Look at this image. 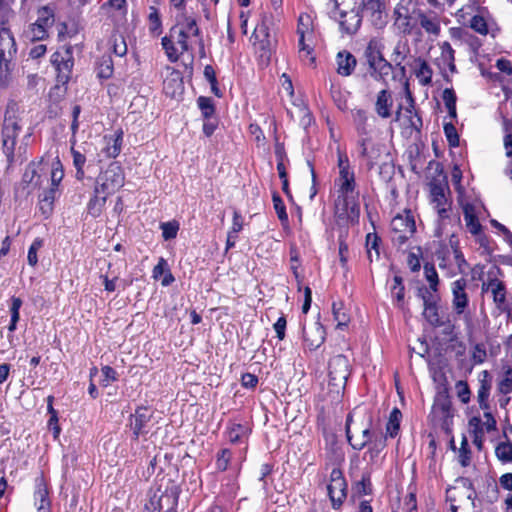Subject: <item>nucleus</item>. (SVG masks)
<instances>
[{"label":"nucleus","mask_w":512,"mask_h":512,"mask_svg":"<svg viewBox=\"0 0 512 512\" xmlns=\"http://www.w3.org/2000/svg\"><path fill=\"white\" fill-rule=\"evenodd\" d=\"M338 177L335 179L337 198L335 214L339 219L354 221L359 216V203L356 191L355 172L346 153L337 150Z\"/></svg>","instance_id":"obj_1"},{"label":"nucleus","mask_w":512,"mask_h":512,"mask_svg":"<svg viewBox=\"0 0 512 512\" xmlns=\"http://www.w3.org/2000/svg\"><path fill=\"white\" fill-rule=\"evenodd\" d=\"M297 48L299 58L307 65L315 64V45L317 35L314 18L311 14L300 13L296 25Z\"/></svg>","instance_id":"obj_2"},{"label":"nucleus","mask_w":512,"mask_h":512,"mask_svg":"<svg viewBox=\"0 0 512 512\" xmlns=\"http://www.w3.org/2000/svg\"><path fill=\"white\" fill-rule=\"evenodd\" d=\"M333 17L342 32L352 35L358 31L362 21L360 0H333Z\"/></svg>","instance_id":"obj_3"},{"label":"nucleus","mask_w":512,"mask_h":512,"mask_svg":"<svg viewBox=\"0 0 512 512\" xmlns=\"http://www.w3.org/2000/svg\"><path fill=\"white\" fill-rule=\"evenodd\" d=\"M482 294H490L495 307L500 312L509 311L507 300V287L503 280V273L497 266L491 267L481 283Z\"/></svg>","instance_id":"obj_4"},{"label":"nucleus","mask_w":512,"mask_h":512,"mask_svg":"<svg viewBox=\"0 0 512 512\" xmlns=\"http://www.w3.org/2000/svg\"><path fill=\"white\" fill-rule=\"evenodd\" d=\"M124 182L125 176L122 167L119 163L112 162L97 176L94 188L97 193L110 196L123 187Z\"/></svg>","instance_id":"obj_5"},{"label":"nucleus","mask_w":512,"mask_h":512,"mask_svg":"<svg viewBox=\"0 0 512 512\" xmlns=\"http://www.w3.org/2000/svg\"><path fill=\"white\" fill-rule=\"evenodd\" d=\"M438 266L440 269H447L454 263L459 273H465L468 268V263L459 248V240L457 236L452 233L449 237V246L440 247L436 251Z\"/></svg>","instance_id":"obj_6"},{"label":"nucleus","mask_w":512,"mask_h":512,"mask_svg":"<svg viewBox=\"0 0 512 512\" xmlns=\"http://www.w3.org/2000/svg\"><path fill=\"white\" fill-rule=\"evenodd\" d=\"M430 202L437 211L438 219L441 223L449 217L451 204L448 199L450 193L449 186L444 178L443 180H433L429 183Z\"/></svg>","instance_id":"obj_7"},{"label":"nucleus","mask_w":512,"mask_h":512,"mask_svg":"<svg viewBox=\"0 0 512 512\" xmlns=\"http://www.w3.org/2000/svg\"><path fill=\"white\" fill-rule=\"evenodd\" d=\"M392 240L403 245L416 231L415 218L411 210H404L391 220Z\"/></svg>","instance_id":"obj_8"},{"label":"nucleus","mask_w":512,"mask_h":512,"mask_svg":"<svg viewBox=\"0 0 512 512\" xmlns=\"http://www.w3.org/2000/svg\"><path fill=\"white\" fill-rule=\"evenodd\" d=\"M190 40L191 38L185 36L183 32H175L171 29L169 35L161 40L168 60L172 63L177 62L184 53L190 50Z\"/></svg>","instance_id":"obj_9"},{"label":"nucleus","mask_w":512,"mask_h":512,"mask_svg":"<svg viewBox=\"0 0 512 512\" xmlns=\"http://www.w3.org/2000/svg\"><path fill=\"white\" fill-rule=\"evenodd\" d=\"M346 436L349 444L355 450H362L373 440L370 424L360 425L353 421L352 415L346 419Z\"/></svg>","instance_id":"obj_10"},{"label":"nucleus","mask_w":512,"mask_h":512,"mask_svg":"<svg viewBox=\"0 0 512 512\" xmlns=\"http://www.w3.org/2000/svg\"><path fill=\"white\" fill-rule=\"evenodd\" d=\"M395 14V25L404 34L409 35H420L419 30V14L420 9H409L403 5H398L394 11Z\"/></svg>","instance_id":"obj_11"},{"label":"nucleus","mask_w":512,"mask_h":512,"mask_svg":"<svg viewBox=\"0 0 512 512\" xmlns=\"http://www.w3.org/2000/svg\"><path fill=\"white\" fill-rule=\"evenodd\" d=\"M467 281L464 278H459L451 283V293H452V309L458 317L463 316L465 319L469 320V315H467V310L469 308V296L466 292Z\"/></svg>","instance_id":"obj_12"},{"label":"nucleus","mask_w":512,"mask_h":512,"mask_svg":"<svg viewBox=\"0 0 512 512\" xmlns=\"http://www.w3.org/2000/svg\"><path fill=\"white\" fill-rule=\"evenodd\" d=\"M51 63L58 72V81L66 83L74 65L72 47L64 46L54 52L51 56Z\"/></svg>","instance_id":"obj_13"},{"label":"nucleus","mask_w":512,"mask_h":512,"mask_svg":"<svg viewBox=\"0 0 512 512\" xmlns=\"http://www.w3.org/2000/svg\"><path fill=\"white\" fill-rule=\"evenodd\" d=\"M350 375L349 360L344 355H336L329 362V382L336 389L344 388Z\"/></svg>","instance_id":"obj_14"},{"label":"nucleus","mask_w":512,"mask_h":512,"mask_svg":"<svg viewBox=\"0 0 512 512\" xmlns=\"http://www.w3.org/2000/svg\"><path fill=\"white\" fill-rule=\"evenodd\" d=\"M333 508H339L347 497V483L339 468H333L327 486Z\"/></svg>","instance_id":"obj_15"},{"label":"nucleus","mask_w":512,"mask_h":512,"mask_svg":"<svg viewBox=\"0 0 512 512\" xmlns=\"http://www.w3.org/2000/svg\"><path fill=\"white\" fill-rule=\"evenodd\" d=\"M153 411L147 407H138L129 418V425L135 439L146 436L152 428Z\"/></svg>","instance_id":"obj_16"},{"label":"nucleus","mask_w":512,"mask_h":512,"mask_svg":"<svg viewBox=\"0 0 512 512\" xmlns=\"http://www.w3.org/2000/svg\"><path fill=\"white\" fill-rule=\"evenodd\" d=\"M461 482L463 483V488L454 487L447 491V497L451 502L455 501L456 496H465L464 501H462L460 505H455L454 503H451L450 509L452 512H457L458 509L469 510L470 508H474L475 506L474 500L476 497V493L472 489L471 483L467 479H462Z\"/></svg>","instance_id":"obj_17"},{"label":"nucleus","mask_w":512,"mask_h":512,"mask_svg":"<svg viewBox=\"0 0 512 512\" xmlns=\"http://www.w3.org/2000/svg\"><path fill=\"white\" fill-rule=\"evenodd\" d=\"M177 497L172 494L154 493L145 504L144 512H177Z\"/></svg>","instance_id":"obj_18"},{"label":"nucleus","mask_w":512,"mask_h":512,"mask_svg":"<svg viewBox=\"0 0 512 512\" xmlns=\"http://www.w3.org/2000/svg\"><path fill=\"white\" fill-rule=\"evenodd\" d=\"M497 422L489 411H484L483 419L473 416L468 421V429L471 435H483L496 430Z\"/></svg>","instance_id":"obj_19"},{"label":"nucleus","mask_w":512,"mask_h":512,"mask_svg":"<svg viewBox=\"0 0 512 512\" xmlns=\"http://www.w3.org/2000/svg\"><path fill=\"white\" fill-rule=\"evenodd\" d=\"M361 155L367 160L369 170L379 162L382 154L386 152L385 145L372 142L370 139H362L360 142Z\"/></svg>","instance_id":"obj_20"},{"label":"nucleus","mask_w":512,"mask_h":512,"mask_svg":"<svg viewBox=\"0 0 512 512\" xmlns=\"http://www.w3.org/2000/svg\"><path fill=\"white\" fill-rule=\"evenodd\" d=\"M441 54L437 59L438 65L442 71L443 77L448 81L449 74H455L457 72L455 65V51L452 48L451 44L448 42H443L440 45Z\"/></svg>","instance_id":"obj_21"},{"label":"nucleus","mask_w":512,"mask_h":512,"mask_svg":"<svg viewBox=\"0 0 512 512\" xmlns=\"http://www.w3.org/2000/svg\"><path fill=\"white\" fill-rule=\"evenodd\" d=\"M165 73L166 76L163 81V90L165 94L170 97H176L180 95L183 91V80L181 73L170 66H166Z\"/></svg>","instance_id":"obj_22"},{"label":"nucleus","mask_w":512,"mask_h":512,"mask_svg":"<svg viewBox=\"0 0 512 512\" xmlns=\"http://www.w3.org/2000/svg\"><path fill=\"white\" fill-rule=\"evenodd\" d=\"M42 162L30 163L24 171L22 183L26 185L27 193L30 194L42 184Z\"/></svg>","instance_id":"obj_23"},{"label":"nucleus","mask_w":512,"mask_h":512,"mask_svg":"<svg viewBox=\"0 0 512 512\" xmlns=\"http://www.w3.org/2000/svg\"><path fill=\"white\" fill-rule=\"evenodd\" d=\"M304 346L310 351L318 349L325 341V330L319 322L303 330Z\"/></svg>","instance_id":"obj_24"},{"label":"nucleus","mask_w":512,"mask_h":512,"mask_svg":"<svg viewBox=\"0 0 512 512\" xmlns=\"http://www.w3.org/2000/svg\"><path fill=\"white\" fill-rule=\"evenodd\" d=\"M171 29L175 32H183L189 38L199 36L200 32L196 19L186 11H182L177 15L176 25Z\"/></svg>","instance_id":"obj_25"},{"label":"nucleus","mask_w":512,"mask_h":512,"mask_svg":"<svg viewBox=\"0 0 512 512\" xmlns=\"http://www.w3.org/2000/svg\"><path fill=\"white\" fill-rule=\"evenodd\" d=\"M20 131L16 104L8 105L3 121L2 136L17 137Z\"/></svg>","instance_id":"obj_26"},{"label":"nucleus","mask_w":512,"mask_h":512,"mask_svg":"<svg viewBox=\"0 0 512 512\" xmlns=\"http://www.w3.org/2000/svg\"><path fill=\"white\" fill-rule=\"evenodd\" d=\"M419 30L423 29L427 34L438 36L441 30L439 16L433 11L424 12L420 10L418 17Z\"/></svg>","instance_id":"obj_27"},{"label":"nucleus","mask_w":512,"mask_h":512,"mask_svg":"<svg viewBox=\"0 0 512 512\" xmlns=\"http://www.w3.org/2000/svg\"><path fill=\"white\" fill-rule=\"evenodd\" d=\"M122 132L119 131L114 135H106L102 140L101 152L106 158H115L121 152Z\"/></svg>","instance_id":"obj_28"},{"label":"nucleus","mask_w":512,"mask_h":512,"mask_svg":"<svg viewBox=\"0 0 512 512\" xmlns=\"http://www.w3.org/2000/svg\"><path fill=\"white\" fill-rule=\"evenodd\" d=\"M392 107L393 97L391 92L386 89L379 91L375 102V111L377 115L383 119L391 117Z\"/></svg>","instance_id":"obj_29"},{"label":"nucleus","mask_w":512,"mask_h":512,"mask_svg":"<svg viewBox=\"0 0 512 512\" xmlns=\"http://www.w3.org/2000/svg\"><path fill=\"white\" fill-rule=\"evenodd\" d=\"M462 209L465 226L468 232L473 235L482 231L483 226L478 219L476 207L471 203H465Z\"/></svg>","instance_id":"obj_30"},{"label":"nucleus","mask_w":512,"mask_h":512,"mask_svg":"<svg viewBox=\"0 0 512 512\" xmlns=\"http://www.w3.org/2000/svg\"><path fill=\"white\" fill-rule=\"evenodd\" d=\"M407 100L409 102L408 107L405 111H403L401 106L398 107L395 113V121H401L402 118H407V125L418 130L422 125V121L414 110L413 99L410 93L408 94Z\"/></svg>","instance_id":"obj_31"},{"label":"nucleus","mask_w":512,"mask_h":512,"mask_svg":"<svg viewBox=\"0 0 512 512\" xmlns=\"http://www.w3.org/2000/svg\"><path fill=\"white\" fill-rule=\"evenodd\" d=\"M34 499L38 512H51L49 491L43 479L37 481Z\"/></svg>","instance_id":"obj_32"},{"label":"nucleus","mask_w":512,"mask_h":512,"mask_svg":"<svg viewBox=\"0 0 512 512\" xmlns=\"http://www.w3.org/2000/svg\"><path fill=\"white\" fill-rule=\"evenodd\" d=\"M337 73L341 76H350L356 67V58L348 51L338 52L336 56Z\"/></svg>","instance_id":"obj_33"},{"label":"nucleus","mask_w":512,"mask_h":512,"mask_svg":"<svg viewBox=\"0 0 512 512\" xmlns=\"http://www.w3.org/2000/svg\"><path fill=\"white\" fill-rule=\"evenodd\" d=\"M361 12L369 15L373 21L382 22L385 0H360Z\"/></svg>","instance_id":"obj_34"},{"label":"nucleus","mask_w":512,"mask_h":512,"mask_svg":"<svg viewBox=\"0 0 512 512\" xmlns=\"http://www.w3.org/2000/svg\"><path fill=\"white\" fill-rule=\"evenodd\" d=\"M497 390L503 395L512 393V365H502L497 380Z\"/></svg>","instance_id":"obj_35"},{"label":"nucleus","mask_w":512,"mask_h":512,"mask_svg":"<svg viewBox=\"0 0 512 512\" xmlns=\"http://www.w3.org/2000/svg\"><path fill=\"white\" fill-rule=\"evenodd\" d=\"M451 35L453 38L462 40L465 44H467L472 53L476 54L481 46L480 40L470 34L469 32L461 29V28H452Z\"/></svg>","instance_id":"obj_36"},{"label":"nucleus","mask_w":512,"mask_h":512,"mask_svg":"<svg viewBox=\"0 0 512 512\" xmlns=\"http://www.w3.org/2000/svg\"><path fill=\"white\" fill-rule=\"evenodd\" d=\"M108 197L109 195H105L104 193H97L96 189L94 188L93 196L87 204L88 213L93 217L100 216L105 207L106 200Z\"/></svg>","instance_id":"obj_37"},{"label":"nucleus","mask_w":512,"mask_h":512,"mask_svg":"<svg viewBox=\"0 0 512 512\" xmlns=\"http://www.w3.org/2000/svg\"><path fill=\"white\" fill-rule=\"evenodd\" d=\"M249 428L239 423H231L227 428V437L231 443H241L247 439Z\"/></svg>","instance_id":"obj_38"},{"label":"nucleus","mask_w":512,"mask_h":512,"mask_svg":"<svg viewBox=\"0 0 512 512\" xmlns=\"http://www.w3.org/2000/svg\"><path fill=\"white\" fill-rule=\"evenodd\" d=\"M16 52L15 40L8 29L0 30V55L11 57Z\"/></svg>","instance_id":"obj_39"},{"label":"nucleus","mask_w":512,"mask_h":512,"mask_svg":"<svg viewBox=\"0 0 512 512\" xmlns=\"http://www.w3.org/2000/svg\"><path fill=\"white\" fill-rule=\"evenodd\" d=\"M415 76L422 86L431 84L433 71L430 65L424 60L416 61Z\"/></svg>","instance_id":"obj_40"},{"label":"nucleus","mask_w":512,"mask_h":512,"mask_svg":"<svg viewBox=\"0 0 512 512\" xmlns=\"http://www.w3.org/2000/svg\"><path fill=\"white\" fill-rule=\"evenodd\" d=\"M96 71H97L98 78H100V79L110 78L114 71L112 58L108 55L101 57L97 61Z\"/></svg>","instance_id":"obj_41"},{"label":"nucleus","mask_w":512,"mask_h":512,"mask_svg":"<svg viewBox=\"0 0 512 512\" xmlns=\"http://www.w3.org/2000/svg\"><path fill=\"white\" fill-rule=\"evenodd\" d=\"M490 390H491V383L483 379L480 381V386L477 392V401L479 404V407L483 411L489 410V396H490Z\"/></svg>","instance_id":"obj_42"},{"label":"nucleus","mask_w":512,"mask_h":512,"mask_svg":"<svg viewBox=\"0 0 512 512\" xmlns=\"http://www.w3.org/2000/svg\"><path fill=\"white\" fill-rule=\"evenodd\" d=\"M64 177V169L58 158H56L51 166L50 174V187L56 190H60V184Z\"/></svg>","instance_id":"obj_43"},{"label":"nucleus","mask_w":512,"mask_h":512,"mask_svg":"<svg viewBox=\"0 0 512 512\" xmlns=\"http://www.w3.org/2000/svg\"><path fill=\"white\" fill-rule=\"evenodd\" d=\"M330 93L333 101L337 105V107L341 110H345L347 108V92L342 91L339 84L334 83L332 80L330 81Z\"/></svg>","instance_id":"obj_44"},{"label":"nucleus","mask_w":512,"mask_h":512,"mask_svg":"<svg viewBox=\"0 0 512 512\" xmlns=\"http://www.w3.org/2000/svg\"><path fill=\"white\" fill-rule=\"evenodd\" d=\"M457 459L462 467H467L471 464L472 452L469 448L468 439L465 435L462 436L461 445L457 450Z\"/></svg>","instance_id":"obj_45"},{"label":"nucleus","mask_w":512,"mask_h":512,"mask_svg":"<svg viewBox=\"0 0 512 512\" xmlns=\"http://www.w3.org/2000/svg\"><path fill=\"white\" fill-rule=\"evenodd\" d=\"M365 56H366L369 66L376 63L381 58H383V55L381 52V45H380L379 41H377L375 39H372L369 41L366 51H365Z\"/></svg>","instance_id":"obj_46"},{"label":"nucleus","mask_w":512,"mask_h":512,"mask_svg":"<svg viewBox=\"0 0 512 512\" xmlns=\"http://www.w3.org/2000/svg\"><path fill=\"white\" fill-rule=\"evenodd\" d=\"M402 413L398 408H394L389 415V419L386 425V432L390 437H395L400 429V422Z\"/></svg>","instance_id":"obj_47"},{"label":"nucleus","mask_w":512,"mask_h":512,"mask_svg":"<svg viewBox=\"0 0 512 512\" xmlns=\"http://www.w3.org/2000/svg\"><path fill=\"white\" fill-rule=\"evenodd\" d=\"M497 459L503 463H512V444L508 441L500 442L495 447Z\"/></svg>","instance_id":"obj_48"},{"label":"nucleus","mask_w":512,"mask_h":512,"mask_svg":"<svg viewBox=\"0 0 512 512\" xmlns=\"http://www.w3.org/2000/svg\"><path fill=\"white\" fill-rule=\"evenodd\" d=\"M423 315L425 319L433 326L442 325V321L440 319L438 313V307L435 303H431L425 300L424 302V312Z\"/></svg>","instance_id":"obj_49"},{"label":"nucleus","mask_w":512,"mask_h":512,"mask_svg":"<svg viewBox=\"0 0 512 512\" xmlns=\"http://www.w3.org/2000/svg\"><path fill=\"white\" fill-rule=\"evenodd\" d=\"M474 237L475 243L478 245V250L482 255H491L493 252V248L491 246V241L488 236L482 231L475 233L472 235Z\"/></svg>","instance_id":"obj_50"},{"label":"nucleus","mask_w":512,"mask_h":512,"mask_svg":"<svg viewBox=\"0 0 512 512\" xmlns=\"http://www.w3.org/2000/svg\"><path fill=\"white\" fill-rule=\"evenodd\" d=\"M442 99L444 104L448 110V114L450 118L454 119L457 116L456 112V95L453 89L446 88L443 91Z\"/></svg>","instance_id":"obj_51"},{"label":"nucleus","mask_w":512,"mask_h":512,"mask_svg":"<svg viewBox=\"0 0 512 512\" xmlns=\"http://www.w3.org/2000/svg\"><path fill=\"white\" fill-rule=\"evenodd\" d=\"M22 306V300L18 297H12L11 299V306H10V313H11V321L10 325L8 327L9 331L13 332L16 329L17 322L20 318V308Z\"/></svg>","instance_id":"obj_52"},{"label":"nucleus","mask_w":512,"mask_h":512,"mask_svg":"<svg viewBox=\"0 0 512 512\" xmlns=\"http://www.w3.org/2000/svg\"><path fill=\"white\" fill-rule=\"evenodd\" d=\"M332 313L334 320L337 322V328L343 329L347 326L349 317L344 311L342 304L333 303Z\"/></svg>","instance_id":"obj_53"},{"label":"nucleus","mask_w":512,"mask_h":512,"mask_svg":"<svg viewBox=\"0 0 512 512\" xmlns=\"http://www.w3.org/2000/svg\"><path fill=\"white\" fill-rule=\"evenodd\" d=\"M162 230V236L164 240H171L176 238L179 231V223L175 220L163 222L160 224Z\"/></svg>","instance_id":"obj_54"},{"label":"nucleus","mask_w":512,"mask_h":512,"mask_svg":"<svg viewBox=\"0 0 512 512\" xmlns=\"http://www.w3.org/2000/svg\"><path fill=\"white\" fill-rule=\"evenodd\" d=\"M385 447V440L382 438L379 439H373L369 443L368 451L366 452V455L370 457L371 462H376L377 458L379 457V454Z\"/></svg>","instance_id":"obj_55"},{"label":"nucleus","mask_w":512,"mask_h":512,"mask_svg":"<svg viewBox=\"0 0 512 512\" xmlns=\"http://www.w3.org/2000/svg\"><path fill=\"white\" fill-rule=\"evenodd\" d=\"M355 491L358 495H369L372 492V483L369 473H364L361 479L355 485Z\"/></svg>","instance_id":"obj_56"},{"label":"nucleus","mask_w":512,"mask_h":512,"mask_svg":"<svg viewBox=\"0 0 512 512\" xmlns=\"http://www.w3.org/2000/svg\"><path fill=\"white\" fill-rule=\"evenodd\" d=\"M424 274H425V278H426L427 282L429 283L430 289L433 291H437L439 278H438V274H437L435 267L428 263L425 264L424 265Z\"/></svg>","instance_id":"obj_57"},{"label":"nucleus","mask_w":512,"mask_h":512,"mask_svg":"<svg viewBox=\"0 0 512 512\" xmlns=\"http://www.w3.org/2000/svg\"><path fill=\"white\" fill-rule=\"evenodd\" d=\"M16 138L17 137L2 136L3 152L6 155L7 161L9 162V164L13 163V161H14V150H15Z\"/></svg>","instance_id":"obj_58"},{"label":"nucleus","mask_w":512,"mask_h":512,"mask_svg":"<svg viewBox=\"0 0 512 512\" xmlns=\"http://www.w3.org/2000/svg\"><path fill=\"white\" fill-rule=\"evenodd\" d=\"M27 35L32 41H40L45 39L48 34L40 23H33L30 25Z\"/></svg>","instance_id":"obj_59"},{"label":"nucleus","mask_w":512,"mask_h":512,"mask_svg":"<svg viewBox=\"0 0 512 512\" xmlns=\"http://www.w3.org/2000/svg\"><path fill=\"white\" fill-rule=\"evenodd\" d=\"M42 246H43L42 239H40V238L34 239V241L32 242V244L29 247L28 255H27V260H28L29 265L35 266L38 263L37 253L41 249Z\"/></svg>","instance_id":"obj_60"},{"label":"nucleus","mask_w":512,"mask_h":512,"mask_svg":"<svg viewBox=\"0 0 512 512\" xmlns=\"http://www.w3.org/2000/svg\"><path fill=\"white\" fill-rule=\"evenodd\" d=\"M252 37L255 41L260 42L262 45H264V43H268L269 29L267 25L264 22L257 24Z\"/></svg>","instance_id":"obj_61"},{"label":"nucleus","mask_w":512,"mask_h":512,"mask_svg":"<svg viewBox=\"0 0 512 512\" xmlns=\"http://www.w3.org/2000/svg\"><path fill=\"white\" fill-rule=\"evenodd\" d=\"M197 103L205 119H209L214 114V106L210 98L201 96L198 98Z\"/></svg>","instance_id":"obj_62"},{"label":"nucleus","mask_w":512,"mask_h":512,"mask_svg":"<svg viewBox=\"0 0 512 512\" xmlns=\"http://www.w3.org/2000/svg\"><path fill=\"white\" fill-rule=\"evenodd\" d=\"M470 27L477 33L481 35L488 34V25L484 17L480 15H475L472 17L470 21Z\"/></svg>","instance_id":"obj_63"},{"label":"nucleus","mask_w":512,"mask_h":512,"mask_svg":"<svg viewBox=\"0 0 512 512\" xmlns=\"http://www.w3.org/2000/svg\"><path fill=\"white\" fill-rule=\"evenodd\" d=\"M149 22H150V31L156 35L160 34L162 22H161L158 10L154 7L150 8Z\"/></svg>","instance_id":"obj_64"}]
</instances>
